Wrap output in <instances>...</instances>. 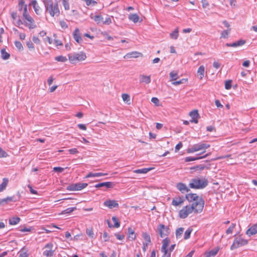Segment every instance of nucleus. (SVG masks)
<instances>
[{
	"instance_id": "obj_17",
	"label": "nucleus",
	"mask_w": 257,
	"mask_h": 257,
	"mask_svg": "<svg viewBox=\"0 0 257 257\" xmlns=\"http://www.w3.org/2000/svg\"><path fill=\"white\" fill-rule=\"evenodd\" d=\"M256 233H257V224L252 225L246 231V234L249 236Z\"/></svg>"
},
{
	"instance_id": "obj_6",
	"label": "nucleus",
	"mask_w": 257,
	"mask_h": 257,
	"mask_svg": "<svg viewBox=\"0 0 257 257\" xmlns=\"http://www.w3.org/2000/svg\"><path fill=\"white\" fill-rule=\"evenodd\" d=\"M248 241L240 237H236L230 246V249L233 250L235 248H237L240 246L247 244Z\"/></svg>"
},
{
	"instance_id": "obj_55",
	"label": "nucleus",
	"mask_w": 257,
	"mask_h": 257,
	"mask_svg": "<svg viewBox=\"0 0 257 257\" xmlns=\"http://www.w3.org/2000/svg\"><path fill=\"white\" fill-rule=\"evenodd\" d=\"M142 236L145 241H150L151 237L148 233L143 232Z\"/></svg>"
},
{
	"instance_id": "obj_12",
	"label": "nucleus",
	"mask_w": 257,
	"mask_h": 257,
	"mask_svg": "<svg viewBox=\"0 0 257 257\" xmlns=\"http://www.w3.org/2000/svg\"><path fill=\"white\" fill-rule=\"evenodd\" d=\"M115 185V184L112 182H106L98 183L96 184L94 187L97 188L101 187H106V188H112Z\"/></svg>"
},
{
	"instance_id": "obj_7",
	"label": "nucleus",
	"mask_w": 257,
	"mask_h": 257,
	"mask_svg": "<svg viewBox=\"0 0 257 257\" xmlns=\"http://www.w3.org/2000/svg\"><path fill=\"white\" fill-rule=\"evenodd\" d=\"M88 186L87 183H77L72 184L67 187V190L69 191H78L81 190Z\"/></svg>"
},
{
	"instance_id": "obj_27",
	"label": "nucleus",
	"mask_w": 257,
	"mask_h": 257,
	"mask_svg": "<svg viewBox=\"0 0 257 257\" xmlns=\"http://www.w3.org/2000/svg\"><path fill=\"white\" fill-rule=\"evenodd\" d=\"M128 239L130 240H134L136 239V235L135 233V231L131 227H129L128 228Z\"/></svg>"
},
{
	"instance_id": "obj_46",
	"label": "nucleus",
	"mask_w": 257,
	"mask_h": 257,
	"mask_svg": "<svg viewBox=\"0 0 257 257\" xmlns=\"http://www.w3.org/2000/svg\"><path fill=\"white\" fill-rule=\"evenodd\" d=\"M55 60L58 61V62H65L67 60V59L66 57L63 56H59L57 57H56L55 58Z\"/></svg>"
},
{
	"instance_id": "obj_39",
	"label": "nucleus",
	"mask_w": 257,
	"mask_h": 257,
	"mask_svg": "<svg viewBox=\"0 0 257 257\" xmlns=\"http://www.w3.org/2000/svg\"><path fill=\"white\" fill-rule=\"evenodd\" d=\"M161 252L163 253V255L162 257H171V253L169 252L168 248L161 249Z\"/></svg>"
},
{
	"instance_id": "obj_62",
	"label": "nucleus",
	"mask_w": 257,
	"mask_h": 257,
	"mask_svg": "<svg viewBox=\"0 0 257 257\" xmlns=\"http://www.w3.org/2000/svg\"><path fill=\"white\" fill-rule=\"evenodd\" d=\"M111 23V19L110 17H107L106 18L104 21H103L102 24L105 25H109Z\"/></svg>"
},
{
	"instance_id": "obj_2",
	"label": "nucleus",
	"mask_w": 257,
	"mask_h": 257,
	"mask_svg": "<svg viewBox=\"0 0 257 257\" xmlns=\"http://www.w3.org/2000/svg\"><path fill=\"white\" fill-rule=\"evenodd\" d=\"M208 181L206 179L194 178L191 181L189 186L193 189H203L208 185Z\"/></svg>"
},
{
	"instance_id": "obj_41",
	"label": "nucleus",
	"mask_w": 257,
	"mask_h": 257,
	"mask_svg": "<svg viewBox=\"0 0 257 257\" xmlns=\"http://www.w3.org/2000/svg\"><path fill=\"white\" fill-rule=\"evenodd\" d=\"M187 81V79H182L180 80H175L173 82H172V84L174 85H178L181 84H183Z\"/></svg>"
},
{
	"instance_id": "obj_13",
	"label": "nucleus",
	"mask_w": 257,
	"mask_h": 257,
	"mask_svg": "<svg viewBox=\"0 0 257 257\" xmlns=\"http://www.w3.org/2000/svg\"><path fill=\"white\" fill-rule=\"evenodd\" d=\"M73 37L74 40L78 43L80 44L83 40L81 36V34L78 28H76L73 33Z\"/></svg>"
},
{
	"instance_id": "obj_14",
	"label": "nucleus",
	"mask_w": 257,
	"mask_h": 257,
	"mask_svg": "<svg viewBox=\"0 0 257 257\" xmlns=\"http://www.w3.org/2000/svg\"><path fill=\"white\" fill-rule=\"evenodd\" d=\"M189 115L191 117L190 121L191 122H194L197 123L198 122V118L199 117V114L197 110H193L190 112Z\"/></svg>"
},
{
	"instance_id": "obj_3",
	"label": "nucleus",
	"mask_w": 257,
	"mask_h": 257,
	"mask_svg": "<svg viewBox=\"0 0 257 257\" xmlns=\"http://www.w3.org/2000/svg\"><path fill=\"white\" fill-rule=\"evenodd\" d=\"M68 58L72 64L76 63L77 61H81L85 60L86 56L82 52L80 53H74L68 55Z\"/></svg>"
},
{
	"instance_id": "obj_24",
	"label": "nucleus",
	"mask_w": 257,
	"mask_h": 257,
	"mask_svg": "<svg viewBox=\"0 0 257 257\" xmlns=\"http://www.w3.org/2000/svg\"><path fill=\"white\" fill-rule=\"evenodd\" d=\"M28 250L24 246L18 252L19 257H29Z\"/></svg>"
},
{
	"instance_id": "obj_64",
	"label": "nucleus",
	"mask_w": 257,
	"mask_h": 257,
	"mask_svg": "<svg viewBox=\"0 0 257 257\" xmlns=\"http://www.w3.org/2000/svg\"><path fill=\"white\" fill-rule=\"evenodd\" d=\"M103 237L104 241H108L109 239V236H108L106 232H104L103 234Z\"/></svg>"
},
{
	"instance_id": "obj_25",
	"label": "nucleus",
	"mask_w": 257,
	"mask_h": 257,
	"mask_svg": "<svg viewBox=\"0 0 257 257\" xmlns=\"http://www.w3.org/2000/svg\"><path fill=\"white\" fill-rule=\"evenodd\" d=\"M9 201L15 202L14 197H8L6 198L0 199V205H4L7 204Z\"/></svg>"
},
{
	"instance_id": "obj_21",
	"label": "nucleus",
	"mask_w": 257,
	"mask_h": 257,
	"mask_svg": "<svg viewBox=\"0 0 257 257\" xmlns=\"http://www.w3.org/2000/svg\"><path fill=\"white\" fill-rule=\"evenodd\" d=\"M186 199L190 202L198 200L199 196L195 193H188L185 196Z\"/></svg>"
},
{
	"instance_id": "obj_60",
	"label": "nucleus",
	"mask_w": 257,
	"mask_h": 257,
	"mask_svg": "<svg viewBox=\"0 0 257 257\" xmlns=\"http://www.w3.org/2000/svg\"><path fill=\"white\" fill-rule=\"evenodd\" d=\"M27 46L30 50H34V46L33 43L31 41L27 42Z\"/></svg>"
},
{
	"instance_id": "obj_9",
	"label": "nucleus",
	"mask_w": 257,
	"mask_h": 257,
	"mask_svg": "<svg viewBox=\"0 0 257 257\" xmlns=\"http://www.w3.org/2000/svg\"><path fill=\"white\" fill-rule=\"evenodd\" d=\"M53 244L52 242H49L44 246V248L46 249L43 252L44 256L46 257H51L54 255L55 249H53Z\"/></svg>"
},
{
	"instance_id": "obj_32",
	"label": "nucleus",
	"mask_w": 257,
	"mask_h": 257,
	"mask_svg": "<svg viewBox=\"0 0 257 257\" xmlns=\"http://www.w3.org/2000/svg\"><path fill=\"white\" fill-rule=\"evenodd\" d=\"M86 233L89 237L91 238H95L94 233L92 227H89L86 228Z\"/></svg>"
},
{
	"instance_id": "obj_19",
	"label": "nucleus",
	"mask_w": 257,
	"mask_h": 257,
	"mask_svg": "<svg viewBox=\"0 0 257 257\" xmlns=\"http://www.w3.org/2000/svg\"><path fill=\"white\" fill-rule=\"evenodd\" d=\"M30 5L33 6L36 14L38 15H40L41 13V10L40 7L38 5L37 1L32 0L31 2Z\"/></svg>"
},
{
	"instance_id": "obj_49",
	"label": "nucleus",
	"mask_w": 257,
	"mask_h": 257,
	"mask_svg": "<svg viewBox=\"0 0 257 257\" xmlns=\"http://www.w3.org/2000/svg\"><path fill=\"white\" fill-rule=\"evenodd\" d=\"M235 226V224L232 223L231 225L226 230V233L227 234L232 233Z\"/></svg>"
},
{
	"instance_id": "obj_36",
	"label": "nucleus",
	"mask_w": 257,
	"mask_h": 257,
	"mask_svg": "<svg viewBox=\"0 0 257 257\" xmlns=\"http://www.w3.org/2000/svg\"><path fill=\"white\" fill-rule=\"evenodd\" d=\"M188 215L189 214L184 208L179 211V216L181 218H186Z\"/></svg>"
},
{
	"instance_id": "obj_31",
	"label": "nucleus",
	"mask_w": 257,
	"mask_h": 257,
	"mask_svg": "<svg viewBox=\"0 0 257 257\" xmlns=\"http://www.w3.org/2000/svg\"><path fill=\"white\" fill-rule=\"evenodd\" d=\"M128 19L134 23H136L139 20V17L137 14H131L128 16Z\"/></svg>"
},
{
	"instance_id": "obj_35",
	"label": "nucleus",
	"mask_w": 257,
	"mask_h": 257,
	"mask_svg": "<svg viewBox=\"0 0 257 257\" xmlns=\"http://www.w3.org/2000/svg\"><path fill=\"white\" fill-rule=\"evenodd\" d=\"M142 55V53L135 51L127 54L125 56L128 58H137L139 57L140 55Z\"/></svg>"
},
{
	"instance_id": "obj_5",
	"label": "nucleus",
	"mask_w": 257,
	"mask_h": 257,
	"mask_svg": "<svg viewBox=\"0 0 257 257\" xmlns=\"http://www.w3.org/2000/svg\"><path fill=\"white\" fill-rule=\"evenodd\" d=\"M210 147V145L205 143H199L193 145L187 150L188 153H194L201 150H205Z\"/></svg>"
},
{
	"instance_id": "obj_10",
	"label": "nucleus",
	"mask_w": 257,
	"mask_h": 257,
	"mask_svg": "<svg viewBox=\"0 0 257 257\" xmlns=\"http://www.w3.org/2000/svg\"><path fill=\"white\" fill-rule=\"evenodd\" d=\"M103 205L109 209L118 208L119 207V204L117 203V201L115 200H106L104 202Z\"/></svg>"
},
{
	"instance_id": "obj_52",
	"label": "nucleus",
	"mask_w": 257,
	"mask_h": 257,
	"mask_svg": "<svg viewBox=\"0 0 257 257\" xmlns=\"http://www.w3.org/2000/svg\"><path fill=\"white\" fill-rule=\"evenodd\" d=\"M122 98L123 100L126 102H128V101H130V96L127 94H125V93L122 94Z\"/></svg>"
},
{
	"instance_id": "obj_30",
	"label": "nucleus",
	"mask_w": 257,
	"mask_h": 257,
	"mask_svg": "<svg viewBox=\"0 0 257 257\" xmlns=\"http://www.w3.org/2000/svg\"><path fill=\"white\" fill-rule=\"evenodd\" d=\"M107 174H104L102 173H89L87 176L86 178L89 177H98L100 176H103L106 175Z\"/></svg>"
},
{
	"instance_id": "obj_18",
	"label": "nucleus",
	"mask_w": 257,
	"mask_h": 257,
	"mask_svg": "<svg viewBox=\"0 0 257 257\" xmlns=\"http://www.w3.org/2000/svg\"><path fill=\"white\" fill-rule=\"evenodd\" d=\"M219 249L220 248L219 247H217L209 251L205 252L204 255L205 257H214L217 254Z\"/></svg>"
},
{
	"instance_id": "obj_61",
	"label": "nucleus",
	"mask_w": 257,
	"mask_h": 257,
	"mask_svg": "<svg viewBox=\"0 0 257 257\" xmlns=\"http://www.w3.org/2000/svg\"><path fill=\"white\" fill-rule=\"evenodd\" d=\"M76 209V207L68 208L64 211V212L65 213H70L71 212H73V211H74Z\"/></svg>"
},
{
	"instance_id": "obj_1",
	"label": "nucleus",
	"mask_w": 257,
	"mask_h": 257,
	"mask_svg": "<svg viewBox=\"0 0 257 257\" xmlns=\"http://www.w3.org/2000/svg\"><path fill=\"white\" fill-rule=\"evenodd\" d=\"M46 12H48L51 17H58L60 15V10L57 3H53L52 0H44Z\"/></svg>"
},
{
	"instance_id": "obj_44",
	"label": "nucleus",
	"mask_w": 257,
	"mask_h": 257,
	"mask_svg": "<svg viewBox=\"0 0 257 257\" xmlns=\"http://www.w3.org/2000/svg\"><path fill=\"white\" fill-rule=\"evenodd\" d=\"M205 168V165L203 164H200L199 165H196V166L191 167L190 168L191 170H199L202 171Z\"/></svg>"
},
{
	"instance_id": "obj_23",
	"label": "nucleus",
	"mask_w": 257,
	"mask_h": 257,
	"mask_svg": "<svg viewBox=\"0 0 257 257\" xmlns=\"http://www.w3.org/2000/svg\"><path fill=\"white\" fill-rule=\"evenodd\" d=\"M209 155H210V153L207 154L203 156L197 157H187L185 158V161L186 162H190V161L198 160L199 159L205 158L207 157V156H208Z\"/></svg>"
},
{
	"instance_id": "obj_53",
	"label": "nucleus",
	"mask_w": 257,
	"mask_h": 257,
	"mask_svg": "<svg viewBox=\"0 0 257 257\" xmlns=\"http://www.w3.org/2000/svg\"><path fill=\"white\" fill-rule=\"evenodd\" d=\"M232 80H228L225 82V88L226 89H230L231 87Z\"/></svg>"
},
{
	"instance_id": "obj_47",
	"label": "nucleus",
	"mask_w": 257,
	"mask_h": 257,
	"mask_svg": "<svg viewBox=\"0 0 257 257\" xmlns=\"http://www.w3.org/2000/svg\"><path fill=\"white\" fill-rule=\"evenodd\" d=\"M15 45L19 51H22L23 50V46L22 44L20 41H15Z\"/></svg>"
},
{
	"instance_id": "obj_4",
	"label": "nucleus",
	"mask_w": 257,
	"mask_h": 257,
	"mask_svg": "<svg viewBox=\"0 0 257 257\" xmlns=\"http://www.w3.org/2000/svg\"><path fill=\"white\" fill-rule=\"evenodd\" d=\"M204 200L202 197H199L198 200L194 201L191 205L193 207L194 212L196 213H200L204 207Z\"/></svg>"
},
{
	"instance_id": "obj_48",
	"label": "nucleus",
	"mask_w": 257,
	"mask_h": 257,
	"mask_svg": "<svg viewBox=\"0 0 257 257\" xmlns=\"http://www.w3.org/2000/svg\"><path fill=\"white\" fill-rule=\"evenodd\" d=\"M230 29L226 30L223 31L221 34V37L224 38H228L229 33H230Z\"/></svg>"
},
{
	"instance_id": "obj_54",
	"label": "nucleus",
	"mask_w": 257,
	"mask_h": 257,
	"mask_svg": "<svg viewBox=\"0 0 257 257\" xmlns=\"http://www.w3.org/2000/svg\"><path fill=\"white\" fill-rule=\"evenodd\" d=\"M183 208L186 210L189 214L191 213L193 211L194 212L193 207H192L191 206H186Z\"/></svg>"
},
{
	"instance_id": "obj_45",
	"label": "nucleus",
	"mask_w": 257,
	"mask_h": 257,
	"mask_svg": "<svg viewBox=\"0 0 257 257\" xmlns=\"http://www.w3.org/2000/svg\"><path fill=\"white\" fill-rule=\"evenodd\" d=\"M184 230V229L183 227L178 228L176 230V236L177 238H179V237H180L182 235V234L183 233Z\"/></svg>"
},
{
	"instance_id": "obj_58",
	"label": "nucleus",
	"mask_w": 257,
	"mask_h": 257,
	"mask_svg": "<svg viewBox=\"0 0 257 257\" xmlns=\"http://www.w3.org/2000/svg\"><path fill=\"white\" fill-rule=\"evenodd\" d=\"M237 47L241 46L245 44L246 41L244 40H239L235 42Z\"/></svg>"
},
{
	"instance_id": "obj_22",
	"label": "nucleus",
	"mask_w": 257,
	"mask_h": 257,
	"mask_svg": "<svg viewBox=\"0 0 257 257\" xmlns=\"http://www.w3.org/2000/svg\"><path fill=\"white\" fill-rule=\"evenodd\" d=\"M90 17L91 19L93 20L97 24L103 22V18L100 15H94L93 14H91Z\"/></svg>"
},
{
	"instance_id": "obj_8",
	"label": "nucleus",
	"mask_w": 257,
	"mask_h": 257,
	"mask_svg": "<svg viewBox=\"0 0 257 257\" xmlns=\"http://www.w3.org/2000/svg\"><path fill=\"white\" fill-rule=\"evenodd\" d=\"M158 232L161 237L163 238L170 234V229L168 226L160 224L157 227Z\"/></svg>"
},
{
	"instance_id": "obj_33",
	"label": "nucleus",
	"mask_w": 257,
	"mask_h": 257,
	"mask_svg": "<svg viewBox=\"0 0 257 257\" xmlns=\"http://www.w3.org/2000/svg\"><path fill=\"white\" fill-rule=\"evenodd\" d=\"M9 180L7 178H4L3 179V182L0 184V192L4 190L7 186L8 185Z\"/></svg>"
},
{
	"instance_id": "obj_20",
	"label": "nucleus",
	"mask_w": 257,
	"mask_h": 257,
	"mask_svg": "<svg viewBox=\"0 0 257 257\" xmlns=\"http://www.w3.org/2000/svg\"><path fill=\"white\" fill-rule=\"evenodd\" d=\"M140 77V82L141 83H145L146 84H149L151 81V76H147L144 74H141L139 76Z\"/></svg>"
},
{
	"instance_id": "obj_63",
	"label": "nucleus",
	"mask_w": 257,
	"mask_h": 257,
	"mask_svg": "<svg viewBox=\"0 0 257 257\" xmlns=\"http://www.w3.org/2000/svg\"><path fill=\"white\" fill-rule=\"evenodd\" d=\"M151 101L155 103L157 106L159 105V100L157 97H152Z\"/></svg>"
},
{
	"instance_id": "obj_26",
	"label": "nucleus",
	"mask_w": 257,
	"mask_h": 257,
	"mask_svg": "<svg viewBox=\"0 0 257 257\" xmlns=\"http://www.w3.org/2000/svg\"><path fill=\"white\" fill-rule=\"evenodd\" d=\"M205 68L204 66H200L197 71V74L199 79H202L204 76Z\"/></svg>"
},
{
	"instance_id": "obj_59",
	"label": "nucleus",
	"mask_w": 257,
	"mask_h": 257,
	"mask_svg": "<svg viewBox=\"0 0 257 257\" xmlns=\"http://www.w3.org/2000/svg\"><path fill=\"white\" fill-rule=\"evenodd\" d=\"M64 170V168L60 167H56L53 168V171L55 172L61 173Z\"/></svg>"
},
{
	"instance_id": "obj_40",
	"label": "nucleus",
	"mask_w": 257,
	"mask_h": 257,
	"mask_svg": "<svg viewBox=\"0 0 257 257\" xmlns=\"http://www.w3.org/2000/svg\"><path fill=\"white\" fill-rule=\"evenodd\" d=\"M192 231V229L189 228H188L184 233V238L185 239H187L190 238V234Z\"/></svg>"
},
{
	"instance_id": "obj_16",
	"label": "nucleus",
	"mask_w": 257,
	"mask_h": 257,
	"mask_svg": "<svg viewBox=\"0 0 257 257\" xmlns=\"http://www.w3.org/2000/svg\"><path fill=\"white\" fill-rule=\"evenodd\" d=\"M176 188L182 193L188 192L190 191L187 186L183 183H177L176 185Z\"/></svg>"
},
{
	"instance_id": "obj_37",
	"label": "nucleus",
	"mask_w": 257,
	"mask_h": 257,
	"mask_svg": "<svg viewBox=\"0 0 257 257\" xmlns=\"http://www.w3.org/2000/svg\"><path fill=\"white\" fill-rule=\"evenodd\" d=\"M1 55H2V58L4 60H7L10 57V54L8 53V52H7L5 49H2L1 50Z\"/></svg>"
},
{
	"instance_id": "obj_11",
	"label": "nucleus",
	"mask_w": 257,
	"mask_h": 257,
	"mask_svg": "<svg viewBox=\"0 0 257 257\" xmlns=\"http://www.w3.org/2000/svg\"><path fill=\"white\" fill-rule=\"evenodd\" d=\"M25 19L28 22V23L25 22L24 24L30 29H33L36 27V25L35 24V21L31 16L29 15Z\"/></svg>"
},
{
	"instance_id": "obj_51",
	"label": "nucleus",
	"mask_w": 257,
	"mask_h": 257,
	"mask_svg": "<svg viewBox=\"0 0 257 257\" xmlns=\"http://www.w3.org/2000/svg\"><path fill=\"white\" fill-rule=\"evenodd\" d=\"M25 5L24 0H20L18 4L19 11H21L23 9H24V6Z\"/></svg>"
},
{
	"instance_id": "obj_50",
	"label": "nucleus",
	"mask_w": 257,
	"mask_h": 257,
	"mask_svg": "<svg viewBox=\"0 0 257 257\" xmlns=\"http://www.w3.org/2000/svg\"><path fill=\"white\" fill-rule=\"evenodd\" d=\"M62 4L65 10H69L70 9L68 0H62Z\"/></svg>"
},
{
	"instance_id": "obj_43",
	"label": "nucleus",
	"mask_w": 257,
	"mask_h": 257,
	"mask_svg": "<svg viewBox=\"0 0 257 257\" xmlns=\"http://www.w3.org/2000/svg\"><path fill=\"white\" fill-rule=\"evenodd\" d=\"M112 220L114 223V226L115 227L118 228L120 226V222L117 217L115 216H113L112 217Z\"/></svg>"
},
{
	"instance_id": "obj_28",
	"label": "nucleus",
	"mask_w": 257,
	"mask_h": 257,
	"mask_svg": "<svg viewBox=\"0 0 257 257\" xmlns=\"http://www.w3.org/2000/svg\"><path fill=\"white\" fill-rule=\"evenodd\" d=\"M152 168H143L141 169H137L134 171V172L137 174H146L149 171L152 170Z\"/></svg>"
},
{
	"instance_id": "obj_34",
	"label": "nucleus",
	"mask_w": 257,
	"mask_h": 257,
	"mask_svg": "<svg viewBox=\"0 0 257 257\" xmlns=\"http://www.w3.org/2000/svg\"><path fill=\"white\" fill-rule=\"evenodd\" d=\"M170 243V239L168 237L165 238L162 241V246L161 248H167L169 243Z\"/></svg>"
},
{
	"instance_id": "obj_42",
	"label": "nucleus",
	"mask_w": 257,
	"mask_h": 257,
	"mask_svg": "<svg viewBox=\"0 0 257 257\" xmlns=\"http://www.w3.org/2000/svg\"><path fill=\"white\" fill-rule=\"evenodd\" d=\"M170 76L171 78V80L175 81L177 80L179 78L178 73L174 71H172L170 73Z\"/></svg>"
},
{
	"instance_id": "obj_15",
	"label": "nucleus",
	"mask_w": 257,
	"mask_h": 257,
	"mask_svg": "<svg viewBox=\"0 0 257 257\" xmlns=\"http://www.w3.org/2000/svg\"><path fill=\"white\" fill-rule=\"evenodd\" d=\"M184 200H185L183 196H178L177 197L173 198L172 202V204L173 206H177L182 204L184 202Z\"/></svg>"
},
{
	"instance_id": "obj_29",
	"label": "nucleus",
	"mask_w": 257,
	"mask_h": 257,
	"mask_svg": "<svg viewBox=\"0 0 257 257\" xmlns=\"http://www.w3.org/2000/svg\"><path fill=\"white\" fill-rule=\"evenodd\" d=\"M20 220L21 219L19 217H13L10 218L9 221L11 225H16L20 221Z\"/></svg>"
},
{
	"instance_id": "obj_38",
	"label": "nucleus",
	"mask_w": 257,
	"mask_h": 257,
	"mask_svg": "<svg viewBox=\"0 0 257 257\" xmlns=\"http://www.w3.org/2000/svg\"><path fill=\"white\" fill-rule=\"evenodd\" d=\"M170 37L173 39H174V40H176L178 36H179V31H178V29H175L173 32H172L171 34H170Z\"/></svg>"
},
{
	"instance_id": "obj_56",
	"label": "nucleus",
	"mask_w": 257,
	"mask_h": 257,
	"mask_svg": "<svg viewBox=\"0 0 257 257\" xmlns=\"http://www.w3.org/2000/svg\"><path fill=\"white\" fill-rule=\"evenodd\" d=\"M8 156V154L2 148L0 147V158H4Z\"/></svg>"
},
{
	"instance_id": "obj_57",
	"label": "nucleus",
	"mask_w": 257,
	"mask_h": 257,
	"mask_svg": "<svg viewBox=\"0 0 257 257\" xmlns=\"http://www.w3.org/2000/svg\"><path fill=\"white\" fill-rule=\"evenodd\" d=\"M23 10H24V12H23V16L24 18H25L26 17H27L30 15L28 12L27 5L24 6Z\"/></svg>"
}]
</instances>
